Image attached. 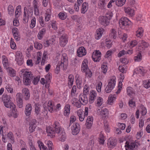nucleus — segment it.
Here are the masks:
<instances>
[{
	"label": "nucleus",
	"mask_w": 150,
	"mask_h": 150,
	"mask_svg": "<svg viewBox=\"0 0 150 150\" xmlns=\"http://www.w3.org/2000/svg\"><path fill=\"white\" fill-rule=\"evenodd\" d=\"M57 59H58V62L55 69V73L58 74L60 70L61 66L63 67V69L65 70L67 68L68 62L67 54L64 53L62 54H57Z\"/></svg>",
	"instance_id": "1"
},
{
	"label": "nucleus",
	"mask_w": 150,
	"mask_h": 150,
	"mask_svg": "<svg viewBox=\"0 0 150 150\" xmlns=\"http://www.w3.org/2000/svg\"><path fill=\"white\" fill-rule=\"evenodd\" d=\"M11 98L9 96L6 95L4 96L2 98V101L5 106L10 108L12 110L13 116L14 118L17 117V110L16 108V105L11 100Z\"/></svg>",
	"instance_id": "2"
},
{
	"label": "nucleus",
	"mask_w": 150,
	"mask_h": 150,
	"mask_svg": "<svg viewBox=\"0 0 150 150\" xmlns=\"http://www.w3.org/2000/svg\"><path fill=\"white\" fill-rule=\"evenodd\" d=\"M21 74L23 75V81L24 85H28L31 83L30 79L32 77V74L30 71H29L27 69H23L20 71Z\"/></svg>",
	"instance_id": "3"
},
{
	"label": "nucleus",
	"mask_w": 150,
	"mask_h": 150,
	"mask_svg": "<svg viewBox=\"0 0 150 150\" xmlns=\"http://www.w3.org/2000/svg\"><path fill=\"white\" fill-rule=\"evenodd\" d=\"M23 20L25 23L28 22L29 17H31L33 14V7L30 6L24 7V8Z\"/></svg>",
	"instance_id": "4"
},
{
	"label": "nucleus",
	"mask_w": 150,
	"mask_h": 150,
	"mask_svg": "<svg viewBox=\"0 0 150 150\" xmlns=\"http://www.w3.org/2000/svg\"><path fill=\"white\" fill-rule=\"evenodd\" d=\"M116 82V77L114 76L111 77L110 80L108 82V84L105 88L106 93H108L111 92L114 88Z\"/></svg>",
	"instance_id": "5"
},
{
	"label": "nucleus",
	"mask_w": 150,
	"mask_h": 150,
	"mask_svg": "<svg viewBox=\"0 0 150 150\" xmlns=\"http://www.w3.org/2000/svg\"><path fill=\"white\" fill-rule=\"evenodd\" d=\"M119 24L120 27L122 29L125 28L126 26L132 24L131 21L127 17H123L119 20Z\"/></svg>",
	"instance_id": "6"
},
{
	"label": "nucleus",
	"mask_w": 150,
	"mask_h": 150,
	"mask_svg": "<svg viewBox=\"0 0 150 150\" xmlns=\"http://www.w3.org/2000/svg\"><path fill=\"white\" fill-rule=\"evenodd\" d=\"M16 61L17 64L19 65H21L24 63V57L22 53L19 51L16 52L15 54Z\"/></svg>",
	"instance_id": "7"
},
{
	"label": "nucleus",
	"mask_w": 150,
	"mask_h": 150,
	"mask_svg": "<svg viewBox=\"0 0 150 150\" xmlns=\"http://www.w3.org/2000/svg\"><path fill=\"white\" fill-rule=\"evenodd\" d=\"M8 140L12 143L14 142V137L13 133L9 132L6 134L3 135L2 141L4 143L7 142V140Z\"/></svg>",
	"instance_id": "8"
},
{
	"label": "nucleus",
	"mask_w": 150,
	"mask_h": 150,
	"mask_svg": "<svg viewBox=\"0 0 150 150\" xmlns=\"http://www.w3.org/2000/svg\"><path fill=\"white\" fill-rule=\"evenodd\" d=\"M71 133L74 135L78 134L80 129V125L79 123L77 122L74 123L71 127Z\"/></svg>",
	"instance_id": "9"
},
{
	"label": "nucleus",
	"mask_w": 150,
	"mask_h": 150,
	"mask_svg": "<svg viewBox=\"0 0 150 150\" xmlns=\"http://www.w3.org/2000/svg\"><path fill=\"white\" fill-rule=\"evenodd\" d=\"M136 144L133 140H130L129 141H127L125 145L126 150H132L135 148Z\"/></svg>",
	"instance_id": "10"
},
{
	"label": "nucleus",
	"mask_w": 150,
	"mask_h": 150,
	"mask_svg": "<svg viewBox=\"0 0 150 150\" xmlns=\"http://www.w3.org/2000/svg\"><path fill=\"white\" fill-rule=\"evenodd\" d=\"M101 57V53L99 50L95 51L92 56V59L95 62H99L100 59Z\"/></svg>",
	"instance_id": "11"
},
{
	"label": "nucleus",
	"mask_w": 150,
	"mask_h": 150,
	"mask_svg": "<svg viewBox=\"0 0 150 150\" xmlns=\"http://www.w3.org/2000/svg\"><path fill=\"white\" fill-rule=\"evenodd\" d=\"M16 96L18 106L19 108H22L23 107V103L22 94L20 93H17Z\"/></svg>",
	"instance_id": "12"
},
{
	"label": "nucleus",
	"mask_w": 150,
	"mask_h": 150,
	"mask_svg": "<svg viewBox=\"0 0 150 150\" xmlns=\"http://www.w3.org/2000/svg\"><path fill=\"white\" fill-rule=\"evenodd\" d=\"M145 71L144 68L142 67H139L136 68L134 70V74H137L139 76L144 75Z\"/></svg>",
	"instance_id": "13"
},
{
	"label": "nucleus",
	"mask_w": 150,
	"mask_h": 150,
	"mask_svg": "<svg viewBox=\"0 0 150 150\" xmlns=\"http://www.w3.org/2000/svg\"><path fill=\"white\" fill-rule=\"evenodd\" d=\"M53 127L54 128V130L55 132V134L56 133L59 134L62 132V129H64L60 127L59 123L57 121L54 122L53 125Z\"/></svg>",
	"instance_id": "14"
},
{
	"label": "nucleus",
	"mask_w": 150,
	"mask_h": 150,
	"mask_svg": "<svg viewBox=\"0 0 150 150\" xmlns=\"http://www.w3.org/2000/svg\"><path fill=\"white\" fill-rule=\"evenodd\" d=\"M68 41V37L66 35H64L59 38V44L60 46H64L67 43Z\"/></svg>",
	"instance_id": "15"
},
{
	"label": "nucleus",
	"mask_w": 150,
	"mask_h": 150,
	"mask_svg": "<svg viewBox=\"0 0 150 150\" xmlns=\"http://www.w3.org/2000/svg\"><path fill=\"white\" fill-rule=\"evenodd\" d=\"M99 21L102 25L105 26H107L110 23L109 21L106 19L104 16H100L99 17Z\"/></svg>",
	"instance_id": "16"
},
{
	"label": "nucleus",
	"mask_w": 150,
	"mask_h": 150,
	"mask_svg": "<svg viewBox=\"0 0 150 150\" xmlns=\"http://www.w3.org/2000/svg\"><path fill=\"white\" fill-rule=\"evenodd\" d=\"M93 117L91 116H89L87 117L85 124L87 128L89 129L91 128L93 124Z\"/></svg>",
	"instance_id": "17"
},
{
	"label": "nucleus",
	"mask_w": 150,
	"mask_h": 150,
	"mask_svg": "<svg viewBox=\"0 0 150 150\" xmlns=\"http://www.w3.org/2000/svg\"><path fill=\"white\" fill-rule=\"evenodd\" d=\"M117 144L116 139L112 138H109L107 144L108 147L112 148L114 147Z\"/></svg>",
	"instance_id": "18"
},
{
	"label": "nucleus",
	"mask_w": 150,
	"mask_h": 150,
	"mask_svg": "<svg viewBox=\"0 0 150 150\" xmlns=\"http://www.w3.org/2000/svg\"><path fill=\"white\" fill-rule=\"evenodd\" d=\"M124 11L128 15L132 17L134 15V11L133 8L129 7H124Z\"/></svg>",
	"instance_id": "19"
},
{
	"label": "nucleus",
	"mask_w": 150,
	"mask_h": 150,
	"mask_svg": "<svg viewBox=\"0 0 150 150\" xmlns=\"http://www.w3.org/2000/svg\"><path fill=\"white\" fill-rule=\"evenodd\" d=\"M97 96V93L95 91H91L90 93L89 101L90 103L94 102Z\"/></svg>",
	"instance_id": "20"
},
{
	"label": "nucleus",
	"mask_w": 150,
	"mask_h": 150,
	"mask_svg": "<svg viewBox=\"0 0 150 150\" xmlns=\"http://www.w3.org/2000/svg\"><path fill=\"white\" fill-rule=\"evenodd\" d=\"M36 120L35 119L33 120L29 124V129L30 133H32L35 131L36 127Z\"/></svg>",
	"instance_id": "21"
},
{
	"label": "nucleus",
	"mask_w": 150,
	"mask_h": 150,
	"mask_svg": "<svg viewBox=\"0 0 150 150\" xmlns=\"http://www.w3.org/2000/svg\"><path fill=\"white\" fill-rule=\"evenodd\" d=\"M77 55L80 57H81L85 55L86 53V50L83 47H80L77 50Z\"/></svg>",
	"instance_id": "22"
},
{
	"label": "nucleus",
	"mask_w": 150,
	"mask_h": 150,
	"mask_svg": "<svg viewBox=\"0 0 150 150\" xmlns=\"http://www.w3.org/2000/svg\"><path fill=\"white\" fill-rule=\"evenodd\" d=\"M22 93L24 96L25 100H28L29 99L30 94L29 90L27 88H23L22 90Z\"/></svg>",
	"instance_id": "23"
},
{
	"label": "nucleus",
	"mask_w": 150,
	"mask_h": 150,
	"mask_svg": "<svg viewBox=\"0 0 150 150\" xmlns=\"http://www.w3.org/2000/svg\"><path fill=\"white\" fill-rule=\"evenodd\" d=\"M100 117L104 119H105L106 117H107L109 115V112L106 108H104L102 109L100 111Z\"/></svg>",
	"instance_id": "24"
},
{
	"label": "nucleus",
	"mask_w": 150,
	"mask_h": 150,
	"mask_svg": "<svg viewBox=\"0 0 150 150\" xmlns=\"http://www.w3.org/2000/svg\"><path fill=\"white\" fill-rule=\"evenodd\" d=\"M79 99L80 102L83 105H86L88 102L86 96L85 94H80L79 96Z\"/></svg>",
	"instance_id": "25"
},
{
	"label": "nucleus",
	"mask_w": 150,
	"mask_h": 150,
	"mask_svg": "<svg viewBox=\"0 0 150 150\" xmlns=\"http://www.w3.org/2000/svg\"><path fill=\"white\" fill-rule=\"evenodd\" d=\"M12 33L15 39L17 41L19 40L20 36L18 29L16 28H13L12 29Z\"/></svg>",
	"instance_id": "26"
},
{
	"label": "nucleus",
	"mask_w": 150,
	"mask_h": 150,
	"mask_svg": "<svg viewBox=\"0 0 150 150\" xmlns=\"http://www.w3.org/2000/svg\"><path fill=\"white\" fill-rule=\"evenodd\" d=\"M53 129L50 126L46 127V130L48 135L50 136L51 138H54L55 137V132Z\"/></svg>",
	"instance_id": "27"
},
{
	"label": "nucleus",
	"mask_w": 150,
	"mask_h": 150,
	"mask_svg": "<svg viewBox=\"0 0 150 150\" xmlns=\"http://www.w3.org/2000/svg\"><path fill=\"white\" fill-rule=\"evenodd\" d=\"M104 30L102 28H100L97 29L96 31L95 35V38L97 40L99 39L102 36Z\"/></svg>",
	"instance_id": "28"
},
{
	"label": "nucleus",
	"mask_w": 150,
	"mask_h": 150,
	"mask_svg": "<svg viewBox=\"0 0 150 150\" xmlns=\"http://www.w3.org/2000/svg\"><path fill=\"white\" fill-rule=\"evenodd\" d=\"M88 61L87 59H85L83 61L81 65V71L85 72L89 69L88 66Z\"/></svg>",
	"instance_id": "29"
},
{
	"label": "nucleus",
	"mask_w": 150,
	"mask_h": 150,
	"mask_svg": "<svg viewBox=\"0 0 150 150\" xmlns=\"http://www.w3.org/2000/svg\"><path fill=\"white\" fill-rule=\"evenodd\" d=\"M32 110V107L31 105L30 104H27L25 106V113L26 116H28L30 115Z\"/></svg>",
	"instance_id": "30"
},
{
	"label": "nucleus",
	"mask_w": 150,
	"mask_h": 150,
	"mask_svg": "<svg viewBox=\"0 0 150 150\" xmlns=\"http://www.w3.org/2000/svg\"><path fill=\"white\" fill-rule=\"evenodd\" d=\"M70 106L69 104H66L64 108L63 112L64 115L66 116H68L70 113Z\"/></svg>",
	"instance_id": "31"
},
{
	"label": "nucleus",
	"mask_w": 150,
	"mask_h": 150,
	"mask_svg": "<svg viewBox=\"0 0 150 150\" xmlns=\"http://www.w3.org/2000/svg\"><path fill=\"white\" fill-rule=\"evenodd\" d=\"M76 113L79 117V120L81 122L83 121L85 116L83 115V111L81 109H79L76 111Z\"/></svg>",
	"instance_id": "32"
},
{
	"label": "nucleus",
	"mask_w": 150,
	"mask_h": 150,
	"mask_svg": "<svg viewBox=\"0 0 150 150\" xmlns=\"http://www.w3.org/2000/svg\"><path fill=\"white\" fill-rule=\"evenodd\" d=\"M47 52L45 51L43 54L42 60L41 62V65H44L47 62Z\"/></svg>",
	"instance_id": "33"
},
{
	"label": "nucleus",
	"mask_w": 150,
	"mask_h": 150,
	"mask_svg": "<svg viewBox=\"0 0 150 150\" xmlns=\"http://www.w3.org/2000/svg\"><path fill=\"white\" fill-rule=\"evenodd\" d=\"M62 132L59 134V139L60 141H64L66 138V134L64 129H62Z\"/></svg>",
	"instance_id": "34"
},
{
	"label": "nucleus",
	"mask_w": 150,
	"mask_h": 150,
	"mask_svg": "<svg viewBox=\"0 0 150 150\" xmlns=\"http://www.w3.org/2000/svg\"><path fill=\"white\" fill-rule=\"evenodd\" d=\"M74 77L72 74L69 75L68 79V85L70 88L71 87L74 82Z\"/></svg>",
	"instance_id": "35"
},
{
	"label": "nucleus",
	"mask_w": 150,
	"mask_h": 150,
	"mask_svg": "<svg viewBox=\"0 0 150 150\" xmlns=\"http://www.w3.org/2000/svg\"><path fill=\"white\" fill-rule=\"evenodd\" d=\"M76 83L79 88H80L82 86V78L80 77L78 74H76L75 76Z\"/></svg>",
	"instance_id": "36"
},
{
	"label": "nucleus",
	"mask_w": 150,
	"mask_h": 150,
	"mask_svg": "<svg viewBox=\"0 0 150 150\" xmlns=\"http://www.w3.org/2000/svg\"><path fill=\"white\" fill-rule=\"evenodd\" d=\"M88 8V4L86 2L83 3L81 8V13L83 14H84L87 11Z\"/></svg>",
	"instance_id": "37"
},
{
	"label": "nucleus",
	"mask_w": 150,
	"mask_h": 150,
	"mask_svg": "<svg viewBox=\"0 0 150 150\" xmlns=\"http://www.w3.org/2000/svg\"><path fill=\"white\" fill-rule=\"evenodd\" d=\"M127 94L130 96H133L135 94L133 89L131 87H128L126 89Z\"/></svg>",
	"instance_id": "38"
},
{
	"label": "nucleus",
	"mask_w": 150,
	"mask_h": 150,
	"mask_svg": "<svg viewBox=\"0 0 150 150\" xmlns=\"http://www.w3.org/2000/svg\"><path fill=\"white\" fill-rule=\"evenodd\" d=\"M106 4L105 0H100L98 3V7L99 8L104 9L105 8Z\"/></svg>",
	"instance_id": "39"
},
{
	"label": "nucleus",
	"mask_w": 150,
	"mask_h": 150,
	"mask_svg": "<svg viewBox=\"0 0 150 150\" xmlns=\"http://www.w3.org/2000/svg\"><path fill=\"white\" fill-rule=\"evenodd\" d=\"M46 31V29L45 28H43L39 31L38 35V38L39 40H41L43 38Z\"/></svg>",
	"instance_id": "40"
},
{
	"label": "nucleus",
	"mask_w": 150,
	"mask_h": 150,
	"mask_svg": "<svg viewBox=\"0 0 150 150\" xmlns=\"http://www.w3.org/2000/svg\"><path fill=\"white\" fill-rule=\"evenodd\" d=\"M6 69L10 76L11 77H14L15 76V71L13 68L11 67H8Z\"/></svg>",
	"instance_id": "41"
},
{
	"label": "nucleus",
	"mask_w": 150,
	"mask_h": 150,
	"mask_svg": "<svg viewBox=\"0 0 150 150\" xmlns=\"http://www.w3.org/2000/svg\"><path fill=\"white\" fill-rule=\"evenodd\" d=\"M2 59L4 67L5 69H6L8 68V59L6 56L3 55L2 57Z\"/></svg>",
	"instance_id": "42"
},
{
	"label": "nucleus",
	"mask_w": 150,
	"mask_h": 150,
	"mask_svg": "<svg viewBox=\"0 0 150 150\" xmlns=\"http://www.w3.org/2000/svg\"><path fill=\"white\" fill-rule=\"evenodd\" d=\"M54 104L53 102L51 100L48 101L47 104L48 109L49 112H52L53 110V108Z\"/></svg>",
	"instance_id": "43"
},
{
	"label": "nucleus",
	"mask_w": 150,
	"mask_h": 150,
	"mask_svg": "<svg viewBox=\"0 0 150 150\" xmlns=\"http://www.w3.org/2000/svg\"><path fill=\"white\" fill-rule=\"evenodd\" d=\"M103 103V98L100 97H98L96 101V106L100 107Z\"/></svg>",
	"instance_id": "44"
},
{
	"label": "nucleus",
	"mask_w": 150,
	"mask_h": 150,
	"mask_svg": "<svg viewBox=\"0 0 150 150\" xmlns=\"http://www.w3.org/2000/svg\"><path fill=\"white\" fill-rule=\"evenodd\" d=\"M41 106L38 104L35 105V112L36 115H40L41 110Z\"/></svg>",
	"instance_id": "45"
},
{
	"label": "nucleus",
	"mask_w": 150,
	"mask_h": 150,
	"mask_svg": "<svg viewBox=\"0 0 150 150\" xmlns=\"http://www.w3.org/2000/svg\"><path fill=\"white\" fill-rule=\"evenodd\" d=\"M144 30L142 27L138 28L136 31V36L138 38H141L143 35Z\"/></svg>",
	"instance_id": "46"
},
{
	"label": "nucleus",
	"mask_w": 150,
	"mask_h": 150,
	"mask_svg": "<svg viewBox=\"0 0 150 150\" xmlns=\"http://www.w3.org/2000/svg\"><path fill=\"white\" fill-rule=\"evenodd\" d=\"M138 45L139 46L142 47V48H146L148 47L149 44L144 41L141 40L139 41Z\"/></svg>",
	"instance_id": "47"
},
{
	"label": "nucleus",
	"mask_w": 150,
	"mask_h": 150,
	"mask_svg": "<svg viewBox=\"0 0 150 150\" xmlns=\"http://www.w3.org/2000/svg\"><path fill=\"white\" fill-rule=\"evenodd\" d=\"M116 97L114 95H110L108 97V103L109 105H111L115 100Z\"/></svg>",
	"instance_id": "48"
},
{
	"label": "nucleus",
	"mask_w": 150,
	"mask_h": 150,
	"mask_svg": "<svg viewBox=\"0 0 150 150\" xmlns=\"http://www.w3.org/2000/svg\"><path fill=\"white\" fill-rule=\"evenodd\" d=\"M21 6L18 5L16 8L15 13V16L16 17H19L20 15H21Z\"/></svg>",
	"instance_id": "49"
},
{
	"label": "nucleus",
	"mask_w": 150,
	"mask_h": 150,
	"mask_svg": "<svg viewBox=\"0 0 150 150\" xmlns=\"http://www.w3.org/2000/svg\"><path fill=\"white\" fill-rule=\"evenodd\" d=\"M143 85L144 88H148L150 87V79H147L143 81Z\"/></svg>",
	"instance_id": "50"
},
{
	"label": "nucleus",
	"mask_w": 150,
	"mask_h": 150,
	"mask_svg": "<svg viewBox=\"0 0 150 150\" xmlns=\"http://www.w3.org/2000/svg\"><path fill=\"white\" fill-rule=\"evenodd\" d=\"M58 16L60 19L62 20L65 19L67 16V13L63 12H60Z\"/></svg>",
	"instance_id": "51"
},
{
	"label": "nucleus",
	"mask_w": 150,
	"mask_h": 150,
	"mask_svg": "<svg viewBox=\"0 0 150 150\" xmlns=\"http://www.w3.org/2000/svg\"><path fill=\"white\" fill-rule=\"evenodd\" d=\"M126 0H116V5L118 6H122L125 4Z\"/></svg>",
	"instance_id": "52"
},
{
	"label": "nucleus",
	"mask_w": 150,
	"mask_h": 150,
	"mask_svg": "<svg viewBox=\"0 0 150 150\" xmlns=\"http://www.w3.org/2000/svg\"><path fill=\"white\" fill-rule=\"evenodd\" d=\"M8 14L10 16H12L14 13V9L13 7L11 5H9L8 8Z\"/></svg>",
	"instance_id": "53"
},
{
	"label": "nucleus",
	"mask_w": 150,
	"mask_h": 150,
	"mask_svg": "<svg viewBox=\"0 0 150 150\" xmlns=\"http://www.w3.org/2000/svg\"><path fill=\"white\" fill-rule=\"evenodd\" d=\"M76 86H74L72 88L71 93V97H75L77 95V94L76 93Z\"/></svg>",
	"instance_id": "54"
},
{
	"label": "nucleus",
	"mask_w": 150,
	"mask_h": 150,
	"mask_svg": "<svg viewBox=\"0 0 150 150\" xmlns=\"http://www.w3.org/2000/svg\"><path fill=\"white\" fill-rule=\"evenodd\" d=\"M45 143L47 146L49 150H54L53 144L51 141H46Z\"/></svg>",
	"instance_id": "55"
},
{
	"label": "nucleus",
	"mask_w": 150,
	"mask_h": 150,
	"mask_svg": "<svg viewBox=\"0 0 150 150\" xmlns=\"http://www.w3.org/2000/svg\"><path fill=\"white\" fill-rule=\"evenodd\" d=\"M45 77L46 79V84L48 86L52 79V75L51 74L48 73L45 76Z\"/></svg>",
	"instance_id": "56"
},
{
	"label": "nucleus",
	"mask_w": 150,
	"mask_h": 150,
	"mask_svg": "<svg viewBox=\"0 0 150 150\" xmlns=\"http://www.w3.org/2000/svg\"><path fill=\"white\" fill-rule=\"evenodd\" d=\"M38 143L40 150H45L46 149V147L45 146L44 144L40 141H38Z\"/></svg>",
	"instance_id": "57"
},
{
	"label": "nucleus",
	"mask_w": 150,
	"mask_h": 150,
	"mask_svg": "<svg viewBox=\"0 0 150 150\" xmlns=\"http://www.w3.org/2000/svg\"><path fill=\"white\" fill-rule=\"evenodd\" d=\"M142 56L140 53H139L134 57V59L135 62H139L142 59Z\"/></svg>",
	"instance_id": "58"
},
{
	"label": "nucleus",
	"mask_w": 150,
	"mask_h": 150,
	"mask_svg": "<svg viewBox=\"0 0 150 150\" xmlns=\"http://www.w3.org/2000/svg\"><path fill=\"white\" fill-rule=\"evenodd\" d=\"M138 43V42L136 40H132L129 42V45L130 47H133L136 45Z\"/></svg>",
	"instance_id": "59"
},
{
	"label": "nucleus",
	"mask_w": 150,
	"mask_h": 150,
	"mask_svg": "<svg viewBox=\"0 0 150 150\" xmlns=\"http://www.w3.org/2000/svg\"><path fill=\"white\" fill-rule=\"evenodd\" d=\"M119 69L121 72L125 73H126L127 71V67L125 65L120 66L119 67Z\"/></svg>",
	"instance_id": "60"
},
{
	"label": "nucleus",
	"mask_w": 150,
	"mask_h": 150,
	"mask_svg": "<svg viewBox=\"0 0 150 150\" xmlns=\"http://www.w3.org/2000/svg\"><path fill=\"white\" fill-rule=\"evenodd\" d=\"M102 71L104 74L108 70V67L106 63H103L101 65Z\"/></svg>",
	"instance_id": "61"
},
{
	"label": "nucleus",
	"mask_w": 150,
	"mask_h": 150,
	"mask_svg": "<svg viewBox=\"0 0 150 150\" xmlns=\"http://www.w3.org/2000/svg\"><path fill=\"white\" fill-rule=\"evenodd\" d=\"M140 111L141 112V114L143 115H145L146 112L147 111L146 108L143 105L141 106Z\"/></svg>",
	"instance_id": "62"
},
{
	"label": "nucleus",
	"mask_w": 150,
	"mask_h": 150,
	"mask_svg": "<svg viewBox=\"0 0 150 150\" xmlns=\"http://www.w3.org/2000/svg\"><path fill=\"white\" fill-rule=\"evenodd\" d=\"M102 86V83L100 81L98 82L97 85L96 86V88L98 92L101 91V87Z\"/></svg>",
	"instance_id": "63"
},
{
	"label": "nucleus",
	"mask_w": 150,
	"mask_h": 150,
	"mask_svg": "<svg viewBox=\"0 0 150 150\" xmlns=\"http://www.w3.org/2000/svg\"><path fill=\"white\" fill-rule=\"evenodd\" d=\"M112 16V13L110 11H108L106 13L105 16L106 19H108V21H109L111 19Z\"/></svg>",
	"instance_id": "64"
}]
</instances>
